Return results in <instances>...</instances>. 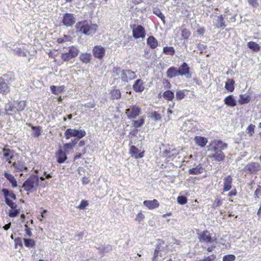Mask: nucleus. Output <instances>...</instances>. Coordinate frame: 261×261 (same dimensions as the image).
I'll list each match as a JSON object with an SVG mask.
<instances>
[{
	"mask_svg": "<svg viewBox=\"0 0 261 261\" xmlns=\"http://www.w3.org/2000/svg\"><path fill=\"white\" fill-rule=\"evenodd\" d=\"M227 144L222 140L215 139L211 141L208 146V150L214 152L209 155L210 158H213L216 162H222L225 160V155L222 151L227 148Z\"/></svg>",
	"mask_w": 261,
	"mask_h": 261,
	"instance_id": "f257e3e1",
	"label": "nucleus"
},
{
	"mask_svg": "<svg viewBox=\"0 0 261 261\" xmlns=\"http://www.w3.org/2000/svg\"><path fill=\"white\" fill-rule=\"evenodd\" d=\"M77 32L86 35L93 36L98 29L96 24H93L91 21L83 20L78 22L75 25Z\"/></svg>",
	"mask_w": 261,
	"mask_h": 261,
	"instance_id": "f03ea898",
	"label": "nucleus"
},
{
	"mask_svg": "<svg viewBox=\"0 0 261 261\" xmlns=\"http://www.w3.org/2000/svg\"><path fill=\"white\" fill-rule=\"evenodd\" d=\"M114 80H120L122 82H128L134 80L136 77L134 72L130 70H121L119 68H114L113 71Z\"/></svg>",
	"mask_w": 261,
	"mask_h": 261,
	"instance_id": "7ed1b4c3",
	"label": "nucleus"
},
{
	"mask_svg": "<svg viewBox=\"0 0 261 261\" xmlns=\"http://www.w3.org/2000/svg\"><path fill=\"white\" fill-rule=\"evenodd\" d=\"M39 184V178L37 175H31L23 184L22 188L28 192H33Z\"/></svg>",
	"mask_w": 261,
	"mask_h": 261,
	"instance_id": "20e7f679",
	"label": "nucleus"
},
{
	"mask_svg": "<svg viewBox=\"0 0 261 261\" xmlns=\"http://www.w3.org/2000/svg\"><path fill=\"white\" fill-rule=\"evenodd\" d=\"M25 106V101L14 100L8 103L6 110L7 112H19L23 110Z\"/></svg>",
	"mask_w": 261,
	"mask_h": 261,
	"instance_id": "39448f33",
	"label": "nucleus"
},
{
	"mask_svg": "<svg viewBox=\"0 0 261 261\" xmlns=\"http://www.w3.org/2000/svg\"><path fill=\"white\" fill-rule=\"evenodd\" d=\"M86 135V133L84 129H76L68 128L64 133L65 137L66 139H69L71 137L77 138L78 139L84 137Z\"/></svg>",
	"mask_w": 261,
	"mask_h": 261,
	"instance_id": "423d86ee",
	"label": "nucleus"
},
{
	"mask_svg": "<svg viewBox=\"0 0 261 261\" xmlns=\"http://www.w3.org/2000/svg\"><path fill=\"white\" fill-rule=\"evenodd\" d=\"M80 51L75 46H72L69 47L68 52L62 53L61 59L63 61L67 62L72 58L76 57Z\"/></svg>",
	"mask_w": 261,
	"mask_h": 261,
	"instance_id": "0eeeda50",
	"label": "nucleus"
},
{
	"mask_svg": "<svg viewBox=\"0 0 261 261\" xmlns=\"http://www.w3.org/2000/svg\"><path fill=\"white\" fill-rule=\"evenodd\" d=\"M198 239L200 242L211 244L216 240L212 236V234L207 230H204L198 234Z\"/></svg>",
	"mask_w": 261,
	"mask_h": 261,
	"instance_id": "6e6552de",
	"label": "nucleus"
},
{
	"mask_svg": "<svg viewBox=\"0 0 261 261\" xmlns=\"http://www.w3.org/2000/svg\"><path fill=\"white\" fill-rule=\"evenodd\" d=\"M261 170V166L258 162H251L244 167V170L249 174H255Z\"/></svg>",
	"mask_w": 261,
	"mask_h": 261,
	"instance_id": "1a4fd4ad",
	"label": "nucleus"
},
{
	"mask_svg": "<svg viewBox=\"0 0 261 261\" xmlns=\"http://www.w3.org/2000/svg\"><path fill=\"white\" fill-rule=\"evenodd\" d=\"M76 18L73 14L66 13L62 19V23L67 27H72L75 22Z\"/></svg>",
	"mask_w": 261,
	"mask_h": 261,
	"instance_id": "9d476101",
	"label": "nucleus"
},
{
	"mask_svg": "<svg viewBox=\"0 0 261 261\" xmlns=\"http://www.w3.org/2000/svg\"><path fill=\"white\" fill-rule=\"evenodd\" d=\"M140 108L136 106H133L126 110L125 114L129 119H134L140 114Z\"/></svg>",
	"mask_w": 261,
	"mask_h": 261,
	"instance_id": "9b49d317",
	"label": "nucleus"
},
{
	"mask_svg": "<svg viewBox=\"0 0 261 261\" xmlns=\"http://www.w3.org/2000/svg\"><path fill=\"white\" fill-rule=\"evenodd\" d=\"M133 37L136 38H143L145 36V32L144 28L140 25H135L133 29Z\"/></svg>",
	"mask_w": 261,
	"mask_h": 261,
	"instance_id": "f8f14e48",
	"label": "nucleus"
},
{
	"mask_svg": "<svg viewBox=\"0 0 261 261\" xmlns=\"http://www.w3.org/2000/svg\"><path fill=\"white\" fill-rule=\"evenodd\" d=\"M177 68L180 72L179 75L185 76L188 79L191 77V73L190 72V67L186 62H184Z\"/></svg>",
	"mask_w": 261,
	"mask_h": 261,
	"instance_id": "ddd939ff",
	"label": "nucleus"
},
{
	"mask_svg": "<svg viewBox=\"0 0 261 261\" xmlns=\"http://www.w3.org/2000/svg\"><path fill=\"white\" fill-rule=\"evenodd\" d=\"M57 162L59 164L64 163L67 159V153L60 148L56 152Z\"/></svg>",
	"mask_w": 261,
	"mask_h": 261,
	"instance_id": "4468645a",
	"label": "nucleus"
},
{
	"mask_svg": "<svg viewBox=\"0 0 261 261\" xmlns=\"http://www.w3.org/2000/svg\"><path fill=\"white\" fill-rule=\"evenodd\" d=\"M3 158L6 162L11 163V160L14 157V151L9 148H3L2 150Z\"/></svg>",
	"mask_w": 261,
	"mask_h": 261,
	"instance_id": "2eb2a0df",
	"label": "nucleus"
},
{
	"mask_svg": "<svg viewBox=\"0 0 261 261\" xmlns=\"http://www.w3.org/2000/svg\"><path fill=\"white\" fill-rule=\"evenodd\" d=\"M11 166L14 168V172H20L27 170L25 163L22 161H17L12 163Z\"/></svg>",
	"mask_w": 261,
	"mask_h": 261,
	"instance_id": "dca6fc26",
	"label": "nucleus"
},
{
	"mask_svg": "<svg viewBox=\"0 0 261 261\" xmlns=\"http://www.w3.org/2000/svg\"><path fill=\"white\" fill-rule=\"evenodd\" d=\"M139 150L136 146L132 145L130 147L129 153L132 157H134L135 159L143 158L144 156L145 151H143L140 153H139Z\"/></svg>",
	"mask_w": 261,
	"mask_h": 261,
	"instance_id": "f3484780",
	"label": "nucleus"
},
{
	"mask_svg": "<svg viewBox=\"0 0 261 261\" xmlns=\"http://www.w3.org/2000/svg\"><path fill=\"white\" fill-rule=\"evenodd\" d=\"M179 73L180 72L177 67L172 66L167 69L166 72V75L168 78L172 79L179 76Z\"/></svg>",
	"mask_w": 261,
	"mask_h": 261,
	"instance_id": "a211bd4d",
	"label": "nucleus"
},
{
	"mask_svg": "<svg viewBox=\"0 0 261 261\" xmlns=\"http://www.w3.org/2000/svg\"><path fill=\"white\" fill-rule=\"evenodd\" d=\"M194 141L196 145L201 148L204 147L208 142L207 138L200 136H195L194 138Z\"/></svg>",
	"mask_w": 261,
	"mask_h": 261,
	"instance_id": "6ab92c4d",
	"label": "nucleus"
},
{
	"mask_svg": "<svg viewBox=\"0 0 261 261\" xmlns=\"http://www.w3.org/2000/svg\"><path fill=\"white\" fill-rule=\"evenodd\" d=\"M143 204L149 210L158 208L160 206L159 201L155 199L152 200H144Z\"/></svg>",
	"mask_w": 261,
	"mask_h": 261,
	"instance_id": "aec40b11",
	"label": "nucleus"
},
{
	"mask_svg": "<svg viewBox=\"0 0 261 261\" xmlns=\"http://www.w3.org/2000/svg\"><path fill=\"white\" fill-rule=\"evenodd\" d=\"M93 51L94 57L98 59L102 58L105 54V49L104 47L101 46H95Z\"/></svg>",
	"mask_w": 261,
	"mask_h": 261,
	"instance_id": "412c9836",
	"label": "nucleus"
},
{
	"mask_svg": "<svg viewBox=\"0 0 261 261\" xmlns=\"http://www.w3.org/2000/svg\"><path fill=\"white\" fill-rule=\"evenodd\" d=\"M232 180L233 179L230 175H228L224 178L223 189L224 192L228 191L231 189Z\"/></svg>",
	"mask_w": 261,
	"mask_h": 261,
	"instance_id": "4be33fe9",
	"label": "nucleus"
},
{
	"mask_svg": "<svg viewBox=\"0 0 261 261\" xmlns=\"http://www.w3.org/2000/svg\"><path fill=\"white\" fill-rule=\"evenodd\" d=\"M4 177L11 184L12 187L14 188L17 187V182L14 176L8 172H5Z\"/></svg>",
	"mask_w": 261,
	"mask_h": 261,
	"instance_id": "5701e85b",
	"label": "nucleus"
},
{
	"mask_svg": "<svg viewBox=\"0 0 261 261\" xmlns=\"http://www.w3.org/2000/svg\"><path fill=\"white\" fill-rule=\"evenodd\" d=\"M224 101L225 105L230 107H234L237 105V101L232 95L226 97Z\"/></svg>",
	"mask_w": 261,
	"mask_h": 261,
	"instance_id": "b1692460",
	"label": "nucleus"
},
{
	"mask_svg": "<svg viewBox=\"0 0 261 261\" xmlns=\"http://www.w3.org/2000/svg\"><path fill=\"white\" fill-rule=\"evenodd\" d=\"M2 192L6 199H10L11 198L13 200H16V196L12 191H9L7 189H3Z\"/></svg>",
	"mask_w": 261,
	"mask_h": 261,
	"instance_id": "393cba45",
	"label": "nucleus"
},
{
	"mask_svg": "<svg viewBox=\"0 0 261 261\" xmlns=\"http://www.w3.org/2000/svg\"><path fill=\"white\" fill-rule=\"evenodd\" d=\"M203 171V168L201 164H199L195 167L189 170L190 174L197 175L201 174Z\"/></svg>",
	"mask_w": 261,
	"mask_h": 261,
	"instance_id": "a878e982",
	"label": "nucleus"
},
{
	"mask_svg": "<svg viewBox=\"0 0 261 261\" xmlns=\"http://www.w3.org/2000/svg\"><path fill=\"white\" fill-rule=\"evenodd\" d=\"M147 44L152 49L155 48L159 44L158 41L153 36H150L147 38Z\"/></svg>",
	"mask_w": 261,
	"mask_h": 261,
	"instance_id": "bb28decb",
	"label": "nucleus"
},
{
	"mask_svg": "<svg viewBox=\"0 0 261 261\" xmlns=\"http://www.w3.org/2000/svg\"><path fill=\"white\" fill-rule=\"evenodd\" d=\"M251 100V97L247 94H241L239 96L238 102L240 105H244L249 103Z\"/></svg>",
	"mask_w": 261,
	"mask_h": 261,
	"instance_id": "cd10ccee",
	"label": "nucleus"
},
{
	"mask_svg": "<svg viewBox=\"0 0 261 261\" xmlns=\"http://www.w3.org/2000/svg\"><path fill=\"white\" fill-rule=\"evenodd\" d=\"M27 125L31 127L33 133L32 136L35 138L39 137L41 135V127L40 126H33L31 123H28Z\"/></svg>",
	"mask_w": 261,
	"mask_h": 261,
	"instance_id": "c85d7f7f",
	"label": "nucleus"
},
{
	"mask_svg": "<svg viewBox=\"0 0 261 261\" xmlns=\"http://www.w3.org/2000/svg\"><path fill=\"white\" fill-rule=\"evenodd\" d=\"M65 87L64 86H50V90L51 92L56 95L59 94L64 91Z\"/></svg>",
	"mask_w": 261,
	"mask_h": 261,
	"instance_id": "c756f323",
	"label": "nucleus"
},
{
	"mask_svg": "<svg viewBox=\"0 0 261 261\" xmlns=\"http://www.w3.org/2000/svg\"><path fill=\"white\" fill-rule=\"evenodd\" d=\"M10 92V87L7 83H0V93L6 94Z\"/></svg>",
	"mask_w": 261,
	"mask_h": 261,
	"instance_id": "7c9ffc66",
	"label": "nucleus"
},
{
	"mask_svg": "<svg viewBox=\"0 0 261 261\" xmlns=\"http://www.w3.org/2000/svg\"><path fill=\"white\" fill-rule=\"evenodd\" d=\"M112 99H118L121 98V92L119 89H113L110 92Z\"/></svg>",
	"mask_w": 261,
	"mask_h": 261,
	"instance_id": "2f4dec72",
	"label": "nucleus"
},
{
	"mask_svg": "<svg viewBox=\"0 0 261 261\" xmlns=\"http://www.w3.org/2000/svg\"><path fill=\"white\" fill-rule=\"evenodd\" d=\"M91 55L90 54H88L87 53H82L80 56V60L83 63L86 64L89 63L90 61V60H91Z\"/></svg>",
	"mask_w": 261,
	"mask_h": 261,
	"instance_id": "473e14b6",
	"label": "nucleus"
},
{
	"mask_svg": "<svg viewBox=\"0 0 261 261\" xmlns=\"http://www.w3.org/2000/svg\"><path fill=\"white\" fill-rule=\"evenodd\" d=\"M23 242L25 247L27 248H33L36 245V242L32 239H23Z\"/></svg>",
	"mask_w": 261,
	"mask_h": 261,
	"instance_id": "72a5a7b5",
	"label": "nucleus"
},
{
	"mask_svg": "<svg viewBox=\"0 0 261 261\" xmlns=\"http://www.w3.org/2000/svg\"><path fill=\"white\" fill-rule=\"evenodd\" d=\"M174 92L170 90L165 91L163 94V97L168 101H172L174 98Z\"/></svg>",
	"mask_w": 261,
	"mask_h": 261,
	"instance_id": "f704fd0d",
	"label": "nucleus"
},
{
	"mask_svg": "<svg viewBox=\"0 0 261 261\" xmlns=\"http://www.w3.org/2000/svg\"><path fill=\"white\" fill-rule=\"evenodd\" d=\"M217 23L216 24V27L217 28H221L223 29L225 27V22L224 21V18L222 16H220L217 17Z\"/></svg>",
	"mask_w": 261,
	"mask_h": 261,
	"instance_id": "c9c22d12",
	"label": "nucleus"
},
{
	"mask_svg": "<svg viewBox=\"0 0 261 261\" xmlns=\"http://www.w3.org/2000/svg\"><path fill=\"white\" fill-rule=\"evenodd\" d=\"M248 47L254 51H258L260 49V46L256 43L250 41L247 43Z\"/></svg>",
	"mask_w": 261,
	"mask_h": 261,
	"instance_id": "e433bc0d",
	"label": "nucleus"
},
{
	"mask_svg": "<svg viewBox=\"0 0 261 261\" xmlns=\"http://www.w3.org/2000/svg\"><path fill=\"white\" fill-rule=\"evenodd\" d=\"M191 32L187 29L181 28V35L183 39L187 40L191 36Z\"/></svg>",
	"mask_w": 261,
	"mask_h": 261,
	"instance_id": "4c0bfd02",
	"label": "nucleus"
},
{
	"mask_svg": "<svg viewBox=\"0 0 261 261\" xmlns=\"http://www.w3.org/2000/svg\"><path fill=\"white\" fill-rule=\"evenodd\" d=\"M145 122L144 117L142 116L139 120H133V125L135 128H138L141 127Z\"/></svg>",
	"mask_w": 261,
	"mask_h": 261,
	"instance_id": "58836bf2",
	"label": "nucleus"
},
{
	"mask_svg": "<svg viewBox=\"0 0 261 261\" xmlns=\"http://www.w3.org/2000/svg\"><path fill=\"white\" fill-rule=\"evenodd\" d=\"M153 13L154 14L156 15L159 17H160L161 19V20H162L164 24H165V23H166L165 17L164 14H163L158 8L153 9Z\"/></svg>",
	"mask_w": 261,
	"mask_h": 261,
	"instance_id": "ea45409f",
	"label": "nucleus"
},
{
	"mask_svg": "<svg viewBox=\"0 0 261 261\" xmlns=\"http://www.w3.org/2000/svg\"><path fill=\"white\" fill-rule=\"evenodd\" d=\"M163 52L166 55L172 56L175 54V49L172 46H165L163 48Z\"/></svg>",
	"mask_w": 261,
	"mask_h": 261,
	"instance_id": "a19ab883",
	"label": "nucleus"
},
{
	"mask_svg": "<svg viewBox=\"0 0 261 261\" xmlns=\"http://www.w3.org/2000/svg\"><path fill=\"white\" fill-rule=\"evenodd\" d=\"M133 88L136 92H140L144 90V87L143 83H135Z\"/></svg>",
	"mask_w": 261,
	"mask_h": 261,
	"instance_id": "79ce46f5",
	"label": "nucleus"
},
{
	"mask_svg": "<svg viewBox=\"0 0 261 261\" xmlns=\"http://www.w3.org/2000/svg\"><path fill=\"white\" fill-rule=\"evenodd\" d=\"M2 82H9L13 80V74L12 72H8L1 77Z\"/></svg>",
	"mask_w": 261,
	"mask_h": 261,
	"instance_id": "37998d69",
	"label": "nucleus"
},
{
	"mask_svg": "<svg viewBox=\"0 0 261 261\" xmlns=\"http://www.w3.org/2000/svg\"><path fill=\"white\" fill-rule=\"evenodd\" d=\"M149 117L155 121L160 120L162 118L161 115L156 111L151 112Z\"/></svg>",
	"mask_w": 261,
	"mask_h": 261,
	"instance_id": "c03bdc74",
	"label": "nucleus"
},
{
	"mask_svg": "<svg viewBox=\"0 0 261 261\" xmlns=\"http://www.w3.org/2000/svg\"><path fill=\"white\" fill-rule=\"evenodd\" d=\"M20 213V209H11L9 210L8 215L10 217L14 218L16 217Z\"/></svg>",
	"mask_w": 261,
	"mask_h": 261,
	"instance_id": "a18cd8bd",
	"label": "nucleus"
},
{
	"mask_svg": "<svg viewBox=\"0 0 261 261\" xmlns=\"http://www.w3.org/2000/svg\"><path fill=\"white\" fill-rule=\"evenodd\" d=\"M188 91L186 90H178L176 93V98L177 100H180L183 99L185 96V92Z\"/></svg>",
	"mask_w": 261,
	"mask_h": 261,
	"instance_id": "49530a36",
	"label": "nucleus"
},
{
	"mask_svg": "<svg viewBox=\"0 0 261 261\" xmlns=\"http://www.w3.org/2000/svg\"><path fill=\"white\" fill-rule=\"evenodd\" d=\"M255 126L254 124H250L247 128V133L250 137H252L254 133Z\"/></svg>",
	"mask_w": 261,
	"mask_h": 261,
	"instance_id": "de8ad7c7",
	"label": "nucleus"
},
{
	"mask_svg": "<svg viewBox=\"0 0 261 261\" xmlns=\"http://www.w3.org/2000/svg\"><path fill=\"white\" fill-rule=\"evenodd\" d=\"M222 204V200L220 198H216L214 200V201L212 204V207L215 208L218 206H220Z\"/></svg>",
	"mask_w": 261,
	"mask_h": 261,
	"instance_id": "09e8293b",
	"label": "nucleus"
},
{
	"mask_svg": "<svg viewBox=\"0 0 261 261\" xmlns=\"http://www.w3.org/2000/svg\"><path fill=\"white\" fill-rule=\"evenodd\" d=\"M236 257L233 254H229L224 255L223 257V261H234Z\"/></svg>",
	"mask_w": 261,
	"mask_h": 261,
	"instance_id": "8fccbe9b",
	"label": "nucleus"
},
{
	"mask_svg": "<svg viewBox=\"0 0 261 261\" xmlns=\"http://www.w3.org/2000/svg\"><path fill=\"white\" fill-rule=\"evenodd\" d=\"M177 201L178 203L184 205L187 202V198L184 196H179L177 198Z\"/></svg>",
	"mask_w": 261,
	"mask_h": 261,
	"instance_id": "3c124183",
	"label": "nucleus"
},
{
	"mask_svg": "<svg viewBox=\"0 0 261 261\" xmlns=\"http://www.w3.org/2000/svg\"><path fill=\"white\" fill-rule=\"evenodd\" d=\"M163 154L165 156L168 158H171L175 156V154L173 153L170 149H165L163 151Z\"/></svg>",
	"mask_w": 261,
	"mask_h": 261,
	"instance_id": "603ef678",
	"label": "nucleus"
},
{
	"mask_svg": "<svg viewBox=\"0 0 261 261\" xmlns=\"http://www.w3.org/2000/svg\"><path fill=\"white\" fill-rule=\"evenodd\" d=\"M5 202L6 204L11 207V209L17 208V205L15 202L11 201L10 199H6Z\"/></svg>",
	"mask_w": 261,
	"mask_h": 261,
	"instance_id": "864d4df0",
	"label": "nucleus"
},
{
	"mask_svg": "<svg viewBox=\"0 0 261 261\" xmlns=\"http://www.w3.org/2000/svg\"><path fill=\"white\" fill-rule=\"evenodd\" d=\"M88 205L89 203L88 201L86 200H82L80 204L77 206V208L80 210H85Z\"/></svg>",
	"mask_w": 261,
	"mask_h": 261,
	"instance_id": "5fc2aeb1",
	"label": "nucleus"
},
{
	"mask_svg": "<svg viewBox=\"0 0 261 261\" xmlns=\"http://www.w3.org/2000/svg\"><path fill=\"white\" fill-rule=\"evenodd\" d=\"M14 243L16 248L18 246L20 247L21 248H23L22 239L20 237H17L15 239Z\"/></svg>",
	"mask_w": 261,
	"mask_h": 261,
	"instance_id": "6e6d98bb",
	"label": "nucleus"
},
{
	"mask_svg": "<svg viewBox=\"0 0 261 261\" xmlns=\"http://www.w3.org/2000/svg\"><path fill=\"white\" fill-rule=\"evenodd\" d=\"M225 88L229 92H232L234 90V83H225Z\"/></svg>",
	"mask_w": 261,
	"mask_h": 261,
	"instance_id": "4d7b16f0",
	"label": "nucleus"
},
{
	"mask_svg": "<svg viewBox=\"0 0 261 261\" xmlns=\"http://www.w3.org/2000/svg\"><path fill=\"white\" fill-rule=\"evenodd\" d=\"M165 244V242L161 240V239H159L158 240V244L155 247V249L156 250H159V251H161L162 250V246L163 245H164Z\"/></svg>",
	"mask_w": 261,
	"mask_h": 261,
	"instance_id": "13d9d810",
	"label": "nucleus"
},
{
	"mask_svg": "<svg viewBox=\"0 0 261 261\" xmlns=\"http://www.w3.org/2000/svg\"><path fill=\"white\" fill-rule=\"evenodd\" d=\"M145 218L144 215L142 213V212H140L139 213L137 214L136 215L135 220L140 223L141 221H142Z\"/></svg>",
	"mask_w": 261,
	"mask_h": 261,
	"instance_id": "bf43d9fd",
	"label": "nucleus"
},
{
	"mask_svg": "<svg viewBox=\"0 0 261 261\" xmlns=\"http://www.w3.org/2000/svg\"><path fill=\"white\" fill-rule=\"evenodd\" d=\"M249 4L253 8H257L259 6V0H247Z\"/></svg>",
	"mask_w": 261,
	"mask_h": 261,
	"instance_id": "052dcab7",
	"label": "nucleus"
},
{
	"mask_svg": "<svg viewBox=\"0 0 261 261\" xmlns=\"http://www.w3.org/2000/svg\"><path fill=\"white\" fill-rule=\"evenodd\" d=\"M74 147L70 143H66L64 144L63 145V148L64 149V151H65L66 153L68 152V150H71Z\"/></svg>",
	"mask_w": 261,
	"mask_h": 261,
	"instance_id": "680f3d73",
	"label": "nucleus"
},
{
	"mask_svg": "<svg viewBox=\"0 0 261 261\" xmlns=\"http://www.w3.org/2000/svg\"><path fill=\"white\" fill-rule=\"evenodd\" d=\"M254 196L255 198H258L261 196V186L258 185L257 189L254 192Z\"/></svg>",
	"mask_w": 261,
	"mask_h": 261,
	"instance_id": "e2e57ef3",
	"label": "nucleus"
},
{
	"mask_svg": "<svg viewBox=\"0 0 261 261\" xmlns=\"http://www.w3.org/2000/svg\"><path fill=\"white\" fill-rule=\"evenodd\" d=\"M160 251H159V250H154L153 255L152 258V261H158V257L159 256H161V254H160Z\"/></svg>",
	"mask_w": 261,
	"mask_h": 261,
	"instance_id": "0e129e2a",
	"label": "nucleus"
},
{
	"mask_svg": "<svg viewBox=\"0 0 261 261\" xmlns=\"http://www.w3.org/2000/svg\"><path fill=\"white\" fill-rule=\"evenodd\" d=\"M25 232L27 236L31 237L32 236L31 229L27 225H25Z\"/></svg>",
	"mask_w": 261,
	"mask_h": 261,
	"instance_id": "69168bd1",
	"label": "nucleus"
},
{
	"mask_svg": "<svg viewBox=\"0 0 261 261\" xmlns=\"http://www.w3.org/2000/svg\"><path fill=\"white\" fill-rule=\"evenodd\" d=\"M68 38H69L68 36H67L66 35H64L63 38H58L57 39V42L59 43H62L63 42H65L68 41Z\"/></svg>",
	"mask_w": 261,
	"mask_h": 261,
	"instance_id": "338daca9",
	"label": "nucleus"
},
{
	"mask_svg": "<svg viewBox=\"0 0 261 261\" xmlns=\"http://www.w3.org/2000/svg\"><path fill=\"white\" fill-rule=\"evenodd\" d=\"M96 106L95 102H90L84 105V107L87 108H93Z\"/></svg>",
	"mask_w": 261,
	"mask_h": 261,
	"instance_id": "774afa93",
	"label": "nucleus"
}]
</instances>
